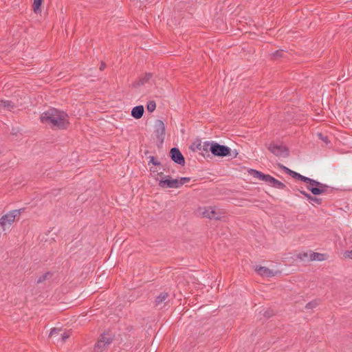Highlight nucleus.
Segmentation results:
<instances>
[{
  "instance_id": "1",
  "label": "nucleus",
  "mask_w": 352,
  "mask_h": 352,
  "mask_svg": "<svg viewBox=\"0 0 352 352\" xmlns=\"http://www.w3.org/2000/svg\"><path fill=\"white\" fill-rule=\"evenodd\" d=\"M280 168L284 170V171L292 176L293 178L296 179H299L303 182L305 185V188L311 191V192L314 195H319L325 193L328 190V186L326 184L320 183L316 180L311 179L309 177L303 176L298 173H296L289 168L281 165Z\"/></svg>"
},
{
  "instance_id": "2",
  "label": "nucleus",
  "mask_w": 352,
  "mask_h": 352,
  "mask_svg": "<svg viewBox=\"0 0 352 352\" xmlns=\"http://www.w3.org/2000/svg\"><path fill=\"white\" fill-rule=\"evenodd\" d=\"M41 120L43 123L50 124L58 129H65L68 124L67 115L56 109H50L41 116Z\"/></svg>"
},
{
  "instance_id": "3",
  "label": "nucleus",
  "mask_w": 352,
  "mask_h": 352,
  "mask_svg": "<svg viewBox=\"0 0 352 352\" xmlns=\"http://www.w3.org/2000/svg\"><path fill=\"white\" fill-rule=\"evenodd\" d=\"M250 173L254 178L263 181L270 186L278 189H283L285 188V185L283 182L277 180L270 175H265L258 170L254 169H251L250 170Z\"/></svg>"
},
{
  "instance_id": "4",
  "label": "nucleus",
  "mask_w": 352,
  "mask_h": 352,
  "mask_svg": "<svg viewBox=\"0 0 352 352\" xmlns=\"http://www.w3.org/2000/svg\"><path fill=\"white\" fill-rule=\"evenodd\" d=\"M204 149L208 150L214 155L218 157L228 156L231 151L230 148L221 145L215 142H206L204 144Z\"/></svg>"
},
{
  "instance_id": "5",
  "label": "nucleus",
  "mask_w": 352,
  "mask_h": 352,
  "mask_svg": "<svg viewBox=\"0 0 352 352\" xmlns=\"http://www.w3.org/2000/svg\"><path fill=\"white\" fill-rule=\"evenodd\" d=\"M21 214L20 210H11L0 218V226L3 231L9 229L14 222L16 217Z\"/></svg>"
},
{
  "instance_id": "6",
  "label": "nucleus",
  "mask_w": 352,
  "mask_h": 352,
  "mask_svg": "<svg viewBox=\"0 0 352 352\" xmlns=\"http://www.w3.org/2000/svg\"><path fill=\"white\" fill-rule=\"evenodd\" d=\"M151 175L155 177L156 180L159 181V186L162 188H178L177 179H172L168 176L166 179H159L157 177H155V173L157 176H160L162 173H158L155 170L151 169Z\"/></svg>"
},
{
  "instance_id": "7",
  "label": "nucleus",
  "mask_w": 352,
  "mask_h": 352,
  "mask_svg": "<svg viewBox=\"0 0 352 352\" xmlns=\"http://www.w3.org/2000/svg\"><path fill=\"white\" fill-rule=\"evenodd\" d=\"M198 213L204 217L211 219H221L223 214L219 210H217L212 206L199 208L198 209Z\"/></svg>"
},
{
  "instance_id": "8",
  "label": "nucleus",
  "mask_w": 352,
  "mask_h": 352,
  "mask_svg": "<svg viewBox=\"0 0 352 352\" xmlns=\"http://www.w3.org/2000/svg\"><path fill=\"white\" fill-rule=\"evenodd\" d=\"M268 149L277 157H286L289 155L287 148L283 144L272 142L269 144Z\"/></svg>"
},
{
  "instance_id": "9",
  "label": "nucleus",
  "mask_w": 352,
  "mask_h": 352,
  "mask_svg": "<svg viewBox=\"0 0 352 352\" xmlns=\"http://www.w3.org/2000/svg\"><path fill=\"white\" fill-rule=\"evenodd\" d=\"M112 340L113 338L109 333H103L96 344L94 351L96 352H102Z\"/></svg>"
},
{
  "instance_id": "10",
  "label": "nucleus",
  "mask_w": 352,
  "mask_h": 352,
  "mask_svg": "<svg viewBox=\"0 0 352 352\" xmlns=\"http://www.w3.org/2000/svg\"><path fill=\"white\" fill-rule=\"evenodd\" d=\"M170 154L171 159L173 162H175V163H177L179 165H184L185 160H184L183 155L179 150V148H171L170 151Z\"/></svg>"
},
{
  "instance_id": "11",
  "label": "nucleus",
  "mask_w": 352,
  "mask_h": 352,
  "mask_svg": "<svg viewBox=\"0 0 352 352\" xmlns=\"http://www.w3.org/2000/svg\"><path fill=\"white\" fill-rule=\"evenodd\" d=\"M155 132L157 139L161 140L162 142L165 135V125L163 121L160 120H156L155 123Z\"/></svg>"
},
{
  "instance_id": "12",
  "label": "nucleus",
  "mask_w": 352,
  "mask_h": 352,
  "mask_svg": "<svg viewBox=\"0 0 352 352\" xmlns=\"http://www.w3.org/2000/svg\"><path fill=\"white\" fill-rule=\"evenodd\" d=\"M256 273L263 277H272L278 274V272H274L266 267L256 266L254 268Z\"/></svg>"
},
{
  "instance_id": "13",
  "label": "nucleus",
  "mask_w": 352,
  "mask_h": 352,
  "mask_svg": "<svg viewBox=\"0 0 352 352\" xmlns=\"http://www.w3.org/2000/svg\"><path fill=\"white\" fill-rule=\"evenodd\" d=\"M152 75L151 74H145L144 76L140 77L136 81L133 82L134 87H140L148 82L151 79Z\"/></svg>"
},
{
  "instance_id": "14",
  "label": "nucleus",
  "mask_w": 352,
  "mask_h": 352,
  "mask_svg": "<svg viewBox=\"0 0 352 352\" xmlns=\"http://www.w3.org/2000/svg\"><path fill=\"white\" fill-rule=\"evenodd\" d=\"M144 113V107L142 105L136 106L132 109L131 116L136 119H140Z\"/></svg>"
},
{
  "instance_id": "15",
  "label": "nucleus",
  "mask_w": 352,
  "mask_h": 352,
  "mask_svg": "<svg viewBox=\"0 0 352 352\" xmlns=\"http://www.w3.org/2000/svg\"><path fill=\"white\" fill-rule=\"evenodd\" d=\"M299 192L304 195L308 201L311 203H316L317 204H321V199H318L317 197L311 196L310 194L307 193L306 191L303 190L302 189H300Z\"/></svg>"
},
{
  "instance_id": "16",
  "label": "nucleus",
  "mask_w": 352,
  "mask_h": 352,
  "mask_svg": "<svg viewBox=\"0 0 352 352\" xmlns=\"http://www.w3.org/2000/svg\"><path fill=\"white\" fill-rule=\"evenodd\" d=\"M14 104L12 101L10 100H1L0 108H3L7 110H11L13 109Z\"/></svg>"
},
{
  "instance_id": "17",
  "label": "nucleus",
  "mask_w": 352,
  "mask_h": 352,
  "mask_svg": "<svg viewBox=\"0 0 352 352\" xmlns=\"http://www.w3.org/2000/svg\"><path fill=\"white\" fill-rule=\"evenodd\" d=\"M310 259L311 261H324L325 259V255L314 252L310 254Z\"/></svg>"
},
{
  "instance_id": "18",
  "label": "nucleus",
  "mask_w": 352,
  "mask_h": 352,
  "mask_svg": "<svg viewBox=\"0 0 352 352\" xmlns=\"http://www.w3.org/2000/svg\"><path fill=\"white\" fill-rule=\"evenodd\" d=\"M168 297L167 293H161L158 296L156 297L155 304L159 305L164 302Z\"/></svg>"
},
{
  "instance_id": "19",
  "label": "nucleus",
  "mask_w": 352,
  "mask_h": 352,
  "mask_svg": "<svg viewBox=\"0 0 352 352\" xmlns=\"http://www.w3.org/2000/svg\"><path fill=\"white\" fill-rule=\"evenodd\" d=\"M155 108H156V104H155V101H150L148 102L147 106H146V109H147L148 111L153 112L155 111Z\"/></svg>"
},
{
  "instance_id": "20",
  "label": "nucleus",
  "mask_w": 352,
  "mask_h": 352,
  "mask_svg": "<svg viewBox=\"0 0 352 352\" xmlns=\"http://www.w3.org/2000/svg\"><path fill=\"white\" fill-rule=\"evenodd\" d=\"M41 3H42V0H34L33 9L35 12H36L38 10H39Z\"/></svg>"
},
{
  "instance_id": "21",
  "label": "nucleus",
  "mask_w": 352,
  "mask_h": 352,
  "mask_svg": "<svg viewBox=\"0 0 352 352\" xmlns=\"http://www.w3.org/2000/svg\"><path fill=\"white\" fill-rule=\"evenodd\" d=\"M190 177H181L180 179H177V182L179 183L178 188H180L184 184L190 182Z\"/></svg>"
},
{
  "instance_id": "22",
  "label": "nucleus",
  "mask_w": 352,
  "mask_h": 352,
  "mask_svg": "<svg viewBox=\"0 0 352 352\" xmlns=\"http://www.w3.org/2000/svg\"><path fill=\"white\" fill-rule=\"evenodd\" d=\"M60 331H61V330L58 329H56V328L52 329L49 336L52 338L54 336H58V335H60Z\"/></svg>"
},
{
  "instance_id": "23",
  "label": "nucleus",
  "mask_w": 352,
  "mask_h": 352,
  "mask_svg": "<svg viewBox=\"0 0 352 352\" xmlns=\"http://www.w3.org/2000/svg\"><path fill=\"white\" fill-rule=\"evenodd\" d=\"M60 336H61L60 337L61 341L63 342H64L69 337V333H67V332H64L63 333H60Z\"/></svg>"
},
{
  "instance_id": "24",
  "label": "nucleus",
  "mask_w": 352,
  "mask_h": 352,
  "mask_svg": "<svg viewBox=\"0 0 352 352\" xmlns=\"http://www.w3.org/2000/svg\"><path fill=\"white\" fill-rule=\"evenodd\" d=\"M344 256L346 258L352 259V250L344 252Z\"/></svg>"
},
{
  "instance_id": "25",
  "label": "nucleus",
  "mask_w": 352,
  "mask_h": 352,
  "mask_svg": "<svg viewBox=\"0 0 352 352\" xmlns=\"http://www.w3.org/2000/svg\"><path fill=\"white\" fill-rule=\"evenodd\" d=\"M318 137L319 138L322 140L323 142H324L326 144H328L329 141H328V137L327 136H324L321 133H318Z\"/></svg>"
},
{
  "instance_id": "26",
  "label": "nucleus",
  "mask_w": 352,
  "mask_h": 352,
  "mask_svg": "<svg viewBox=\"0 0 352 352\" xmlns=\"http://www.w3.org/2000/svg\"><path fill=\"white\" fill-rule=\"evenodd\" d=\"M316 305H317V303L316 302H311L306 305V308L311 309L313 307H315Z\"/></svg>"
},
{
  "instance_id": "27",
  "label": "nucleus",
  "mask_w": 352,
  "mask_h": 352,
  "mask_svg": "<svg viewBox=\"0 0 352 352\" xmlns=\"http://www.w3.org/2000/svg\"><path fill=\"white\" fill-rule=\"evenodd\" d=\"M150 162L152 163L153 165H160V162L155 159L153 156H151L150 157Z\"/></svg>"
},
{
  "instance_id": "28",
  "label": "nucleus",
  "mask_w": 352,
  "mask_h": 352,
  "mask_svg": "<svg viewBox=\"0 0 352 352\" xmlns=\"http://www.w3.org/2000/svg\"><path fill=\"white\" fill-rule=\"evenodd\" d=\"M283 52L282 50H277L276 52L273 54L274 57H281L283 56Z\"/></svg>"
},
{
  "instance_id": "29",
  "label": "nucleus",
  "mask_w": 352,
  "mask_h": 352,
  "mask_svg": "<svg viewBox=\"0 0 352 352\" xmlns=\"http://www.w3.org/2000/svg\"><path fill=\"white\" fill-rule=\"evenodd\" d=\"M104 64L102 63V64L101 65V66H100V69H101V70H102V69H103V68H104Z\"/></svg>"
}]
</instances>
